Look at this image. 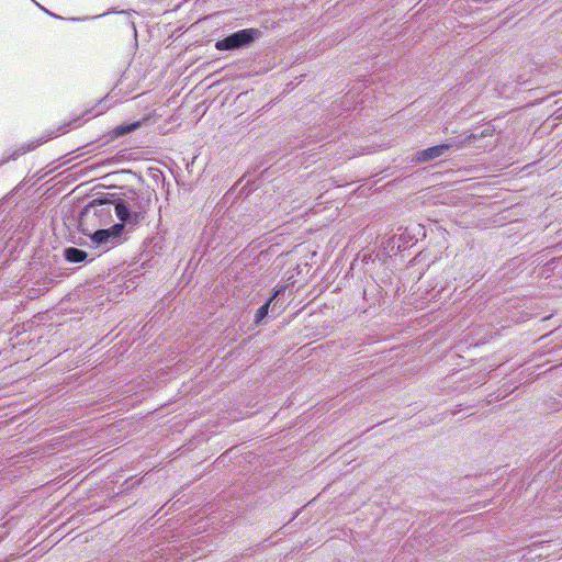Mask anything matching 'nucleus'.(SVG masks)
I'll list each match as a JSON object with an SVG mask.
<instances>
[{"label": "nucleus", "instance_id": "nucleus-1", "mask_svg": "<svg viewBox=\"0 0 562 562\" xmlns=\"http://www.w3.org/2000/svg\"><path fill=\"white\" fill-rule=\"evenodd\" d=\"M116 201L115 215L120 224L130 233L135 231L146 218L153 200H157L155 188L150 186L140 189L128 188L116 196H109Z\"/></svg>", "mask_w": 562, "mask_h": 562}, {"label": "nucleus", "instance_id": "nucleus-2", "mask_svg": "<svg viewBox=\"0 0 562 562\" xmlns=\"http://www.w3.org/2000/svg\"><path fill=\"white\" fill-rule=\"evenodd\" d=\"M106 101L108 97H104L100 99L93 106L87 108L80 114L75 115L71 120L59 125L57 130L49 131L46 135H42L36 139L27 140L21 144L15 149L5 150L0 159V167L10 161L16 160L22 155L33 151L34 149L45 144L49 139H53L59 135L66 134L75 128L82 126L87 122V120L85 119L86 115L91 113H94V116L103 114L105 111L110 109V105L106 103Z\"/></svg>", "mask_w": 562, "mask_h": 562}, {"label": "nucleus", "instance_id": "nucleus-3", "mask_svg": "<svg viewBox=\"0 0 562 562\" xmlns=\"http://www.w3.org/2000/svg\"><path fill=\"white\" fill-rule=\"evenodd\" d=\"M263 33L257 27H247L229 33L215 42L220 52L246 49L262 37Z\"/></svg>", "mask_w": 562, "mask_h": 562}, {"label": "nucleus", "instance_id": "nucleus-4", "mask_svg": "<svg viewBox=\"0 0 562 562\" xmlns=\"http://www.w3.org/2000/svg\"><path fill=\"white\" fill-rule=\"evenodd\" d=\"M128 232L119 222L109 228L97 229L90 235V239L95 248L109 250L127 239Z\"/></svg>", "mask_w": 562, "mask_h": 562}, {"label": "nucleus", "instance_id": "nucleus-5", "mask_svg": "<svg viewBox=\"0 0 562 562\" xmlns=\"http://www.w3.org/2000/svg\"><path fill=\"white\" fill-rule=\"evenodd\" d=\"M109 196H116V192H108L98 195L85 206L82 213L89 215L92 211L93 215L97 216L100 222H105L111 218V211L112 209L115 211L116 201Z\"/></svg>", "mask_w": 562, "mask_h": 562}, {"label": "nucleus", "instance_id": "nucleus-6", "mask_svg": "<svg viewBox=\"0 0 562 562\" xmlns=\"http://www.w3.org/2000/svg\"><path fill=\"white\" fill-rule=\"evenodd\" d=\"M463 142H457L451 139L446 143H441L422 150H418L414 154L413 161L416 164H423L436 158H439L447 153H449L453 148H459Z\"/></svg>", "mask_w": 562, "mask_h": 562}, {"label": "nucleus", "instance_id": "nucleus-7", "mask_svg": "<svg viewBox=\"0 0 562 562\" xmlns=\"http://www.w3.org/2000/svg\"><path fill=\"white\" fill-rule=\"evenodd\" d=\"M151 121V116L149 114L144 115L142 119L123 122L122 124L115 126L108 135L105 143H110L119 139L122 136L131 134L138 128L149 124Z\"/></svg>", "mask_w": 562, "mask_h": 562}, {"label": "nucleus", "instance_id": "nucleus-8", "mask_svg": "<svg viewBox=\"0 0 562 562\" xmlns=\"http://www.w3.org/2000/svg\"><path fill=\"white\" fill-rule=\"evenodd\" d=\"M88 252L81 248L69 246L64 248L63 257L70 263H82L88 261Z\"/></svg>", "mask_w": 562, "mask_h": 562}, {"label": "nucleus", "instance_id": "nucleus-9", "mask_svg": "<svg viewBox=\"0 0 562 562\" xmlns=\"http://www.w3.org/2000/svg\"><path fill=\"white\" fill-rule=\"evenodd\" d=\"M162 244L164 238L161 236L148 237L143 241V251L146 252L148 257H154L160 254Z\"/></svg>", "mask_w": 562, "mask_h": 562}, {"label": "nucleus", "instance_id": "nucleus-10", "mask_svg": "<svg viewBox=\"0 0 562 562\" xmlns=\"http://www.w3.org/2000/svg\"><path fill=\"white\" fill-rule=\"evenodd\" d=\"M271 303L269 301H265L262 305H260L255 314L252 319V327H259L267 323L270 312H274L276 306L271 307Z\"/></svg>", "mask_w": 562, "mask_h": 562}, {"label": "nucleus", "instance_id": "nucleus-11", "mask_svg": "<svg viewBox=\"0 0 562 562\" xmlns=\"http://www.w3.org/2000/svg\"><path fill=\"white\" fill-rule=\"evenodd\" d=\"M112 13L124 14V15L131 16V15L137 14V11H135L134 9L117 10L116 8H110L104 13L98 14L95 16L69 18L68 20L72 21V22L86 21V20H90V19L102 18V16H105V15H109V14H112Z\"/></svg>", "mask_w": 562, "mask_h": 562}, {"label": "nucleus", "instance_id": "nucleus-12", "mask_svg": "<svg viewBox=\"0 0 562 562\" xmlns=\"http://www.w3.org/2000/svg\"><path fill=\"white\" fill-rule=\"evenodd\" d=\"M148 175L149 177L155 181L156 186L158 187L159 183H161V188L164 189L165 186H166V181H165V175L164 172L160 170V169H149L148 170ZM167 186L169 187L170 183H167Z\"/></svg>", "mask_w": 562, "mask_h": 562}, {"label": "nucleus", "instance_id": "nucleus-13", "mask_svg": "<svg viewBox=\"0 0 562 562\" xmlns=\"http://www.w3.org/2000/svg\"><path fill=\"white\" fill-rule=\"evenodd\" d=\"M286 291V285L285 284H279L277 286H274L270 293V295L268 296L267 301H269L271 304H273L276 306V300L280 296V295H283Z\"/></svg>", "mask_w": 562, "mask_h": 562}, {"label": "nucleus", "instance_id": "nucleus-14", "mask_svg": "<svg viewBox=\"0 0 562 562\" xmlns=\"http://www.w3.org/2000/svg\"><path fill=\"white\" fill-rule=\"evenodd\" d=\"M54 279L49 277H44L43 279L38 280V285L41 286L42 291H47L54 285Z\"/></svg>", "mask_w": 562, "mask_h": 562}, {"label": "nucleus", "instance_id": "nucleus-15", "mask_svg": "<svg viewBox=\"0 0 562 562\" xmlns=\"http://www.w3.org/2000/svg\"><path fill=\"white\" fill-rule=\"evenodd\" d=\"M486 135H487L486 130L482 131L480 134L472 133L471 135L468 136V140L471 143L472 140H476L477 138L484 137Z\"/></svg>", "mask_w": 562, "mask_h": 562}, {"label": "nucleus", "instance_id": "nucleus-16", "mask_svg": "<svg viewBox=\"0 0 562 562\" xmlns=\"http://www.w3.org/2000/svg\"><path fill=\"white\" fill-rule=\"evenodd\" d=\"M131 29L133 30L135 42L137 43V29L134 21H130Z\"/></svg>", "mask_w": 562, "mask_h": 562}, {"label": "nucleus", "instance_id": "nucleus-17", "mask_svg": "<svg viewBox=\"0 0 562 562\" xmlns=\"http://www.w3.org/2000/svg\"><path fill=\"white\" fill-rule=\"evenodd\" d=\"M38 7H40V8H41L45 13H47L48 15H50V16H53V18H55V19H63L61 16H59V15H57V14H55V13H52L49 10H47V9H45V8L41 7V5H38Z\"/></svg>", "mask_w": 562, "mask_h": 562}, {"label": "nucleus", "instance_id": "nucleus-18", "mask_svg": "<svg viewBox=\"0 0 562 562\" xmlns=\"http://www.w3.org/2000/svg\"><path fill=\"white\" fill-rule=\"evenodd\" d=\"M357 105H358V101H356V100L353 99V108H352V111H353V112H355V111H357Z\"/></svg>", "mask_w": 562, "mask_h": 562}, {"label": "nucleus", "instance_id": "nucleus-19", "mask_svg": "<svg viewBox=\"0 0 562 562\" xmlns=\"http://www.w3.org/2000/svg\"><path fill=\"white\" fill-rule=\"evenodd\" d=\"M349 271H351V266L346 270V273L348 274Z\"/></svg>", "mask_w": 562, "mask_h": 562}]
</instances>
